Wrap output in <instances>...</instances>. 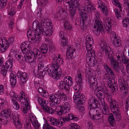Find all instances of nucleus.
<instances>
[{
	"label": "nucleus",
	"mask_w": 129,
	"mask_h": 129,
	"mask_svg": "<svg viewBox=\"0 0 129 129\" xmlns=\"http://www.w3.org/2000/svg\"><path fill=\"white\" fill-rule=\"evenodd\" d=\"M85 2L84 6L83 7L80 4V2L76 4L75 3L73 4V6L71 7L68 10H69L70 18L72 19H75V16L76 13L77 9L78 10L80 16L83 18H84L85 19L87 18L88 14L90 11L95 9L94 6L91 3H87V2Z\"/></svg>",
	"instance_id": "f257e3e1"
},
{
	"label": "nucleus",
	"mask_w": 129,
	"mask_h": 129,
	"mask_svg": "<svg viewBox=\"0 0 129 129\" xmlns=\"http://www.w3.org/2000/svg\"><path fill=\"white\" fill-rule=\"evenodd\" d=\"M86 46V50L87 51H91V50H94L92 49V44H90L85 43Z\"/></svg>",
	"instance_id": "69168bd1"
},
{
	"label": "nucleus",
	"mask_w": 129,
	"mask_h": 129,
	"mask_svg": "<svg viewBox=\"0 0 129 129\" xmlns=\"http://www.w3.org/2000/svg\"><path fill=\"white\" fill-rule=\"evenodd\" d=\"M95 12V20L93 30L94 33L95 35H98L100 34V32H101V33L102 32H104V29L102 22L99 20L100 17V14L97 11H96Z\"/></svg>",
	"instance_id": "7ed1b4c3"
},
{
	"label": "nucleus",
	"mask_w": 129,
	"mask_h": 129,
	"mask_svg": "<svg viewBox=\"0 0 129 129\" xmlns=\"http://www.w3.org/2000/svg\"><path fill=\"white\" fill-rule=\"evenodd\" d=\"M113 92L112 91L107 89L104 93V94L106 98L107 101L109 103H111L112 101L115 100L112 98V94Z\"/></svg>",
	"instance_id": "4be33fe9"
},
{
	"label": "nucleus",
	"mask_w": 129,
	"mask_h": 129,
	"mask_svg": "<svg viewBox=\"0 0 129 129\" xmlns=\"http://www.w3.org/2000/svg\"><path fill=\"white\" fill-rule=\"evenodd\" d=\"M109 61L112 67L115 71L119 73L120 71L123 72V67L122 68L119 66L118 62L114 57L109 59Z\"/></svg>",
	"instance_id": "9b49d317"
},
{
	"label": "nucleus",
	"mask_w": 129,
	"mask_h": 129,
	"mask_svg": "<svg viewBox=\"0 0 129 129\" xmlns=\"http://www.w3.org/2000/svg\"><path fill=\"white\" fill-rule=\"evenodd\" d=\"M57 65L53 63L52 66H49L48 68L47 72L48 73V75L50 77H54L55 74V68H57Z\"/></svg>",
	"instance_id": "5701e85b"
},
{
	"label": "nucleus",
	"mask_w": 129,
	"mask_h": 129,
	"mask_svg": "<svg viewBox=\"0 0 129 129\" xmlns=\"http://www.w3.org/2000/svg\"><path fill=\"white\" fill-rule=\"evenodd\" d=\"M99 107V106L96 107L95 106H88V110H89L88 113L91 118V116L95 115L98 112L101 111V110L98 108Z\"/></svg>",
	"instance_id": "f3484780"
},
{
	"label": "nucleus",
	"mask_w": 129,
	"mask_h": 129,
	"mask_svg": "<svg viewBox=\"0 0 129 129\" xmlns=\"http://www.w3.org/2000/svg\"><path fill=\"white\" fill-rule=\"evenodd\" d=\"M123 25L124 27H129V18L127 16V18L123 19L122 21Z\"/></svg>",
	"instance_id": "3c124183"
},
{
	"label": "nucleus",
	"mask_w": 129,
	"mask_h": 129,
	"mask_svg": "<svg viewBox=\"0 0 129 129\" xmlns=\"http://www.w3.org/2000/svg\"><path fill=\"white\" fill-rule=\"evenodd\" d=\"M123 53L126 56H129V46L124 49Z\"/></svg>",
	"instance_id": "774afa93"
},
{
	"label": "nucleus",
	"mask_w": 129,
	"mask_h": 129,
	"mask_svg": "<svg viewBox=\"0 0 129 129\" xmlns=\"http://www.w3.org/2000/svg\"><path fill=\"white\" fill-rule=\"evenodd\" d=\"M14 55L18 60H24L28 63H33L34 67L36 65L35 61L37 58L39 59H42L43 58L42 55L39 49L36 48L34 49L33 51H30L29 52H27L26 54L20 55L15 53Z\"/></svg>",
	"instance_id": "f03ea898"
},
{
	"label": "nucleus",
	"mask_w": 129,
	"mask_h": 129,
	"mask_svg": "<svg viewBox=\"0 0 129 129\" xmlns=\"http://www.w3.org/2000/svg\"><path fill=\"white\" fill-rule=\"evenodd\" d=\"M13 64V60L11 59H9L6 62L5 65L6 69L10 68H11L12 67Z\"/></svg>",
	"instance_id": "de8ad7c7"
},
{
	"label": "nucleus",
	"mask_w": 129,
	"mask_h": 129,
	"mask_svg": "<svg viewBox=\"0 0 129 129\" xmlns=\"http://www.w3.org/2000/svg\"><path fill=\"white\" fill-rule=\"evenodd\" d=\"M29 121L31 122L32 125L35 128L37 129L39 128L40 125L38 123V121L35 116L32 115L30 116Z\"/></svg>",
	"instance_id": "393cba45"
},
{
	"label": "nucleus",
	"mask_w": 129,
	"mask_h": 129,
	"mask_svg": "<svg viewBox=\"0 0 129 129\" xmlns=\"http://www.w3.org/2000/svg\"><path fill=\"white\" fill-rule=\"evenodd\" d=\"M73 98L75 103L78 105L82 104L85 101V98L84 96L78 92L74 93Z\"/></svg>",
	"instance_id": "f8f14e48"
},
{
	"label": "nucleus",
	"mask_w": 129,
	"mask_h": 129,
	"mask_svg": "<svg viewBox=\"0 0 129 129\" xmlns=\"http://www.w3.org/2000/svg\"><path fill=\"white\" fill-rule=\"evenodd\" d=\"M101 48L103 50L105 51V54L107 58L110 59L113 57L111 48L107 45L105 42H103L100 44Z\"/></svg>",
	"instance_id": "1a4fd4ad"
},
{
	"label": "nucleus",
	"mask_w": 129,
	"mask_h": 129,
	"mask_svg": "<svg viewBox=\"0 0 129 129\" xmlns=\"http://www.w3.org/2000/svg\"><path fill=\"white\" fill-rule=\"evenodd\" d=\"M60 55H58L57 57H54L53 59V63L58 64L59 65H61L63 63V60L61 59Z\"/></svg>",
	"instance_id": "f704fd0d"
},
{
	"label": "nucleus",
	"mask_w": 129,
	"mask_h": 129,
	"mask_svg": "<svg viewBox=\"0 0 129 129\" xmlns=\"http://www.w3.org/2000/svg\"><path fill=\"white\" fill-rule=\"evenodd\" d=\"M38 90L39 93L41 94L42 96L45 98H47L48 96V93L46 92V90L43 89L42 87H39Z\"/></svg>",
	"instance_id": "37998d69"
},
{
	"label": "nucleus",
	"mask_w": 129,
	"mask_h": 129,
	"mask_svg": "<svg viewBox=\"0 0 129 129\" xmlns=\"http://www.w3.org/2000/svg\"><path fill=\"white\" fill-rule=\"evenodd\" d=\"M40 22L39 23L37 21H35L33 23L32 28L36 32L39 31V28H40Z\"/></svg>",
	"instance_id": "4c0bfd02"
},
{
	"label": "nucleus",
	"mask_w": 129,
	"mask_h": 129,
	"mask_svg": "<svg viewBox=\"0 0 129 129\" xmlns=\"http://www.w3.org/2000/svg\"><path fill=\"white\" fill-rule=\"evenodd\" d=\"M82 74L80 72H78L75 78V81L77 84L73 87L74 90L77 91H80L82 89Z\"/></svg>",
	"instance_id": "9d476101"
},
{
	"label": "nucleus",
	"mask_w": 129,
	"mask_h": 129,
	"mask_svg": "<svg viewBox=\"0 0 129 129\" xmlns=\"http://www.w3.org/2000/svg\"><path fill=\"white\" fill-rule=\"evenodd\" d=\"M31 27H29L28 31L27 32V36L28 38H29V36H32L33 34H35V33L34 31L31 30Z\"/></svg>",
	"instance_id": "bf43d9fd"
},
{
	"label": "nucleus",
	"mask_w": 129,
	"mask_h": 129,
	"mask_svg": "<svg viewBox=\"0 0 129 129\" xmlns=\"http://www.w3.org/2000/svg\"><path fill=\"white\" fill-rule=\"evenodd\" d=\"M15 12V9L14 7H13L9 11L8 15L12 17L14 15Z\"/></svg>",
	"instance_id": "052dcab7"
},
{
	"label": "nucleus",
	"mask_w": 129,
	"mask_h": 129,
	"mask_svg": "<svg viewBox=\"0 0 129 129\" xmlns=\"http://www.w3.org/2000/svg\"><path fill=\"white\" fill-rule=\"evenodd\" d=\"M75 49H73V50L70 46H68L67 47V52L66 53V56L68 59L72 58L76 56Z\"/></svg>",
	"instance_id": "412c9836"
},
{
	"label": "nucleus",
	"mask_w": 129,
	"mask_h": 129,
	"mask_svg": "<svg viewBox=\"0 0 129 129\" xmlns=\"http://www.w3.org/2000/svg\"><path fill=\"white\" fill-rule=\"evenodd\" d=\"M115 80L112 79V81L108 84V86L112 90L114 91H117L118 90V86Z\"/></svg>",
	"instance_id": "c85d7f7f"
},
{
	"label": "nucleus",
	"mask_w": 129,
	"mask_h": 129,
	"mask_svg": "<svg viewBox=\"0 0 129 129\" xmlns=\"http://www.w3.org/2000/svg\"><path fill=\"white\" fill-rule=\"evenodd\" d=\"M103 102L104 103L103 104L102 103V105L103 108L102 109V113L104 115H109L110 114L109 112V110L108 106L107 104H106L105 102Z\"/></svg>",
	"instance_id": "7c9ffc66"
},
{
	"label": "nucleus",
	"mask_w": 129,
	"mask_h": 129,
	"mask_svg": "<svg viewBox=\"0 0 129 129\" xmlns=\"http://www.w3.org/2000/svg\"><path fill=\"white\" fill-rule=\"evenodd\" d=\"M119 87L121 90L123 91V93L125 95H127L128 94V90L125 80L123 79H122L119 80Z\"/></svg>",
	"instance_id": "a211bd4d"
},
{
	"label": "nucleus",
	"mask_w": 129,
	"mask_h": 129,
	"mask_svg": "<svg viewBox=\"0 0 129 129\" xmlns=\"http://www.w3.org/2000/svg\"><path fill=\"white\" fill-rule=\"evenodd\" d=\"M109 103L110 104V108L113 112L119 111V110L118 103L115 99L112 101L111 103Z\"/></svg>",
	"instance_id": "6ab92c4d"
},
{
	"label": "nucleus",
	"mask_w": 129,
	"mask_h": 129,
	"mask_svg": "<svg viewBox=\"0 0 129 129\" xmlns=\"http://www.w3.org/2000/svg\"><path fill=\"white\" fill-rule=\"evenodd\" d=\"M112 0V2L114 5L117 6L119 7V10H118V9L116 8L114 9V11L115 12V14L117 18V19L119 20L120 18H121V15L120 13V11H122V10H121V8L119 4V2L118 0Z\"/></svg>",
	"instance_id": "4468645a"
},
{
	"label": "nucleus",
	"mask_w": 129,
	"mask_h": 129,
	"mask_svg": "<svg viewBox=\"0 0 129 129\" xmlns=\"http://www.w3.org/2000/svg\"><path fill=\"white\" fill-rule=\"evenodd\" d=\"M111 37L112 43L114 46L119 47L121 45V41L120 37H117L116 33L113 31L111 34Z\"/></svg>",
	"instance_id": "ddd939ff"
},
{
	"label": "nucleus",
	"mask_w": 129,
	"mask_h": 129,
	"mask_svg": "<svg viewBox=\"0 0 129 129\" xmlns=\"http://www.w3.org/2000/svg\"><path fill=\"white\" fill-rule=\"evenodd\" d=\"M43 128V129H56L51 126L47 123L44 124Z\"/></svg>",
	"instance_id": "338daca9"
},
{
	"label": "nucleus",
	"mask_w": 129,
	"mask_h": 129,
	"mask_svg": "<svg viewBox=\"0 0 129 129\" xmlns=\"http://www.w3.org/2000/svg\"><path fill=\"white\" fill-rule=\"evenodd\" d=\"M40 50L42 54H45L47 53L48 50L47 45L45 44L42 45L40 47Z\"/></svg>",
	"instance_id": "79ce46f5"
},
{
	"label": "nucleus",
	"mask_w": 129,
	"mask_h": 129,
	"mask_svg": "<svg viewBox=\"0 0 129 129\" xmlns=\"http://www.w3.org/2000/svg\"><path fill=\"white\" fill-rule=\"evenodd\" d=\"M95 52L94 50L87 51L86 54V61L89 62L95 59Z\"/></svg>",
	"instance_id": "b1692460"
},
{
	"label": "nucleus",
	"mask_w": 129,
	"mask_h": 129,
	"mask_svg": "<svg viewBox=\"0 0 129 129\" xmlns=\"http://www.w3.org/2000/svg\"><path fill=\"white\" fill-rule=\"evenodd\" d=\"M90 87L91 89L94 91V93H95L98 87L96 79H95L94 81L92 82V84H90Z\"/></svg>",
	"instance_id": "e433bc0d"
},
{
	"label": "nucleus",
	"mask_w": 129,
	"mask_h": 129,
	"mask_svg": "<svg viewBox=\"0 0 129 129\" xmlns=\"http://www.w3.org/2000/svg\"><path fill=\"white\" fill-rule=\"evenodd\" d=\"M13 114V121H18V120H20L19 119V115L17 113H14V115Z\"/></svg>",
	"instance_id": "e2e57ef3"
},
{
	"label": "nucleus",
	"mask_w": 129,
	"mask_h": 129,
	"mask_svg": "<svg viewBox=\"0 0 129 129\" xmlns=\"http://www.w3.org/2000/svg\"><path fill=\"white\" fill-rule=\"evenodd\" d=\"M54 64L57 65V68H55V72L61 74L62 72L61 71V68L59 67L61 65H59L57 63H54Z\"/></svg>",
	"instance_id": "680f3d73"
},
{
	"label": "nucleus",
	"mask_w": 129,
	"mask_h": 129,
	"mask_svg": "<svg viewBox=\"0 0 129 129\" xmlns=\"http://www.w3.org/2000/svg\"><path fill=\"white\" fill-rule=\"evenodd\" d=\"M85 72L86 74L89 75H91L93 70L89 67H87L86 68Z\"/></svg>",
	"instance_id": "13d9d810"
},
{
	"label": "nucleus",
	"mask_w": 129,
	"mask_h": 129,
	"mask_svg": "<svg viewBox=\"0 0 129 129\" xmlns=\"http://www.w3.org/2000/svg\"><path fill=\"white\" fill-rule=\"evenodd\" d=\"M17 75L18 78H20L23 84L25 83L28 80V77L26 73L18 71Z\"/></svg>",
	"instance_id": "dca6fc26"
},
{
	"label": "nucleus",
	"mask_w": 129,
	"mask_h": 129,
	"mask_svg": "<svg viewBox=\"0 0 129 129\" xmlns=\"http://www.w3.org/2000/svg\"><path fill=\"white\" fill-rule=\"evenodd\" d=\"M69 127L70 129H80V126L76 123H72L70 125Z\"/></svg>",
	"instance_id": "603ef678"
},
{
	"label": "nucleus",
	"mask_w": 129,
	"mask_h": 129,
	"mask_svg": "<svg viewBox=\"0 0 129 129\" xmlns=\"http://www.w3.org/2000/svg\"><path fill=\"white\" fill-rule=\"evenodd\" d=\"M58 97L60 100H62L63 101H66L67 100V97L65 94L62 92H61L60 90H58L57 92Z\"/></svg>",
	"instance_id": "473e14b6"
},
{
	"label": "nucleus",
	"mask_w": 129,
	"mask_h": 129,
	"mask_svg": "<svg viewBox=\"0 0 129 129\" xmlns=\"http://www.w3.org/2000/svg\"><path fill=\"white\" fill-rule=\"evenodd\" d=\"M28 40L30 41L31 43H34L36 42L37 41L36 37L35 34H33L32 36L29 37Z\"/></svg>",
	"instance_id": "09e8293b"
},
{
	"label": "nucleus",
	"mask_w": 129,
	"mask_h": 129,
	"mask_svg": "<svg viewBox=\"0 0 129 129\" xmlns=\"http://www.w3.org/2000/svg\"><path fill=\"white\" fill-rule=\"evenodd\" d=\"M64 2H66L67 4H70V8L71 7L73 6V4H75V3L77 4L80 2L79 1L77 0H67L66 1H64Z\"/></svg>",
	"instance_id": "49530a36"
},
{
	"label": "nucleus",
	"mask_w": 129,
	"mask_h": 129,
	"mask_svg": "<svg viewBox=\"0 0 129 129\" xmlns=\"http://www.w3.org/2000/svg\"><path fill=\"white\" fill-rule=\"evenodd\" d=\"M70 109V105L69 103L65 102L62 106H58L56 107L55 110L57 114L61 115L63 114L68 113Z\"/></svg>",
	"instance_id": "423d86ee"
},
{
	"label": "nucleus",
	"mask_w": 129,
	"mask_h": 129,
	"mask_svg": "<svg viewBox=\"0 0 129 129\" xmlns=\"http://www.w3.org/2000/svg\"><path fill=\"white\" fill-rule=\"evenodd\" d=\"M47 42L48 45H49L50 50L51 49L53 51L54 50L55 48L53 45L52 41L50 39H49L47 40Z\"/></svg>",
	"instance_id": "5fc2aeb1"
},
{
	"label": "nucleus",
	"mask_w": 129,
	"mask_h": 129,
	"mask_svg": "<svg viewBox=\"0 0 129 129\" xmlns=\"http://www.w3.org/2000/svg\"><path fill=\"white\" fill-rule=\"evenodd\" d=\"M54 108V109H53V107H49L47 106L43 109H45L46 111L48 112L49 113L52 114L55 111H56L55 110L56 108Z\"/></svg>",
	"instance_id": "a18cd8bd"
},
{
	"label": "nucleus",
	"mask_w": 129,
	"mask_h": 129,
	"mask_svg": "<svg viewBox=\"0 0 129 129\" xmlns=\"http://www.w3.org/2000/svg\"><path fill=\"white\" fill-rule=\"evenodd\" d=\"M11 110L9 109L1 112L0 113V120L2 121V124L4 125H6L8 121V119L11 117Z\"/></svg>",
	"instance_id": "0eeeda50"
},
{
	"label": "nucleus",
	"mask_w": 129,
	"mask_h": 129,
	"mask_svg": "<svg viewBox=\"0 0 129 129\" xmlns=\"http://www.w3.org/2000/svg\"><path fill=\"white\" fill-rule=\"evenodd\" d=\"M123 53L122 55L121 54H119L116 55L117 59L119 60H121L122 62L125 66L129 63V59Z\"/></svg>",
	"instance_id": "aec40b11"
},
{
	"label": "nucleus",
	"mask_w": 129,
	"mask_h": 129,
	"mask_svg": "<svg viewBox=\"0 0 129 129\" xmlns=\"http://www.w3.org/2000/svg\"><path fill=\"white\" fill-rule=\"evenodd\" d=\"M96 92L95 94L100 101H101L102 99L103 100L104 99L102 98L103 95L102 91H98L97 90L96 91Z\"/></svg>",
	"instance_id": "8fccbe9b"
},
{
	"label": "nucleus",
	"mask_w": 129,
	"mask_h": 129,
	"mask_svg": "<svg viewBox=\"0 0 129 129\" xmlns=\"http://www.w3.org/2000/svg\"><path fill=\"white\" fill-rule=\"evenodd\" d=\"M101 111H99L98 113L95 114V115L91 116V119L94 120H99L102 119L101 117Z\"/></svg>",
	"instance_id": "a19ab883"
},
{
	"label": "nucleus",
	"mask_w": 129,
	"mask_h": 129,
	"mask_svg": "<svg viewBox=\"0 0 129 129\" xmlns=\"http://www.w3.org/2000/svg\"><path fill=\"white\" fill-rule=\"evenodd\" d=\"M60 45L61 46L63 47L64 48V47H67L68 45L67 37L65 36V37L61 38Z\"/></svg>",
	"instance_id": "58836bf2"
},
{
	"label": "nucleus",
	"mask_w": 129,
	"mask_h": 129,
	"mask_svg": "<svg viewBox=\"0 0 129 129\" xmlns=\"http://www.w3.org/2000/svg\"><path fill=\"white\" fill-rule=\"evenodd\" d=\"M57 92L55 94H52L50 96L49 99H50L51 104L53 105H56L59 104L60 102L59 99L58 97Z\"/></svg>",
	"instance_id": "2eb2a0df"
},
{
	"label": "nucleus",
	"mask_w": 129,
	"mask_h": 129,
	"mask_svg": "<svg viewBox=\"0 0 129 129\" xmlns=\"http://www.w3.org/2000/svg\"><path fill=\"white\" fill-rule=\"evenodd\" d=\"M108 122L111 124V125L113 126V124L114 123V115L112 113H110L108 116Z\"/></svg>",
	"instance_id": "c03bdc74"
},
{
	"label": "nucleus",
	"mask_w": 129,
	"mask_h": 129,
	"mask_svg": "<svg viewBox=\"0 0 129 129\" xmlns=\"http://www.w3.org/2000/svg\"><path fill=\"white\" fill-rule=\"evenodd\" d=\"M64 26L65 29L68 30L71 29L72 28V25L69 23L68 21H66L64 24Z\"/></svg>",
	"instance_id": "6e6d98bb"
},
{
	"label": "nucleus",
	"mask_w": 129,
	"mask_h": 129,
	"mask_svg": "<svg viewBox=\"0 0 129 129\" xmlns=\"http://www.w3.org/2000/svg\"><path fill=\"white\" fill-rule=\"evenodd\" d=\"M73 84V79L71 77L67 76L63 77V80L60 82L59 87V88L63 90H68L69 87Z\"/></svg>",
	"instance_id": "20e7f679"
},
{
	"label": "nucleus",
	"mask_w": 129,
	"mask_h": 129,
	"mask_svg": "<svg viewBox=\"0 0 129 129\" xmlns=\"http://www.w3.org/2000/svg\"><path fill=\"white\" fill-rule=\"evenodd\" d=\"M14 40V38L12 37L9 38L7 41L4 39H0V45L1 46L0 48V52L3 53L8 48L9 44H12Z\"/></svg>",
	"instance_id": "39448f33"
},
{
	"label": "nucleus",
	"mask_w": 129,
	"mask_h": 129,
	"mask_svg": "<svg viewBox=\"0 0 129 129\" xmlns=\"http://www.w3.org/2000/svg\"><path fill=\"white\" fill-rule=\"evenodd\" d=\"M53 30L52 29H50L48 28H47L45 26L42 25L40 26V28H39V31L36 32V34L38 36L41 35L47 37H49L52 33Z\"/></svg>",
	"instance_id": "6e6552de"
},
{
	"label": "nucleus",
	"mask_w": 129,
	"mask_h": 129,
	"mask_svg": "<svg viewBox=\"0 0 129 129\" xmlns=\"http://www.w3.org/2000/svg\"><path fill=\"white\" fill-rule=\"evenodd\" d=\"M120 111H116L113 112L114 114V115L115 116V118L117 121H118L120 120L121 118V114L119 113Z\"/></svg>",
	"instance_id": "864d4df0"
},
{
	"label": "nucleus",
	"mask_w": 129,
	"mask_h": 129,
	"mask_svg": "<svg viewBox=\"0 0 129 129\" xmlns=\"http://www.w3.org/2000/svg\"><path fill=\"white\" fill-rule=\"evenodd\" d=\"M38 101L43 109L47 106L48 102L43 98L39 97L38 98Z\"/></svg>",
	"instance_id": "2f4dec72"
},
{
	"label": "nucleus",
	"mask_w": 129,
	"mask_h": 129,
	"mask_svg": "<svg viewBox=\"0 0 129 129\" xmlns=\"http://www.w3.org/2000/svg\"><path fill=\"white\" fill-rule=\"evenodd\" d=\"M38 71L39 72L44 70V66L41 62H40L38 65Z\"/></svg>",
	"instance_id": "4d7b16f0"
},
{
	"label": "nucleus",
	"mask_w": 129,
	"mask_h": 129,
	"mask_svg": "<svg viewBox=\"0 0 129 129\" xmlns=\"http://www.w3.org/2000/svg\"><path fill=\"white\" fill-rule=\"evenodd\" d=\"M48 20H49L48 19L44 18V20H41L40 22V26H41L42 25L45 26L47 28H48V27L49 29H50V28H51L52 27V23L51 22H50Z\"/></svg>",
	"instance_id": "a878e982"
},
{
	"label": "nucleus",
	"mask_w": 129,
	"mask_h": 129,
	"mask_svg": "<svg viewBox=\"0 0 129 129\" xmlns=\"http://www.w3.org/2000/svg\"><path fill=\"white\" fill-rule=\"evenodd\" d=\"M10 82L11 86L13 87H14L16 83V75L11 73L10 75Z\"/></svg>",
	"instance_id": "c756f323"
},
{
	"label": "nucleus",
	"mask_w": 129,
	"mask_h": 129,
	"mask_svg": "<svg viewBox=\"0 0 129 129\" xmlns=\"http://www.w3.org/2000/svg\"><path fill=\"white\" fill-rule=\"evenodd\" d=\"M88 106H95V107L99 106V103L97 100L94 97L91 98L89 100Z\"/></svg>",
	"instance_id": "bb28decb"
},
{
	"label": "nucleus",
	"mask_w": 129,
	"mask_h": 129,
	"mask_svg": "<svg viewBox=\"0 0 129 129\" xmlns=\"http://www.w3.org/2000/svg\"><path fill=\"white\" fill-rule=\"evenodd\" d=\"M28 45L25 43L23 42L20 46L21 48L22 52L23 54H26V52H29L30 51H28L27 48L28 47Z\"/></svg>",
	"instance_id": "72a5a7b5"
},
{
	"label": "nucleus",
	"mask_w": 129,
	"mask_h": 129,
	"mask_svg": "<svg viewBox=\"0 0 129 129\" xmlns=\"http://www.w3.org/2000/svg\"><path fill=\"white\" fill-rule=\"evenodd\" d=\"M60 118H59L57 119H56L54 117H51L49 118V121L52 125L57 126L59 125L60 124Z\"/></svg>",
	"instance_id": "c9c22d12"
},
{
	"label": "nucleus",
	"mask_w": 129,
	"mask_h": 129,
	"mask_svg": "<svg viewBox=\"0 0 129 129\" xmlns=\"http://www.w3.org/2000/svg\"><path fill=\"white\" fill-rule=\"evenodd\" d=\"M64 120L69 121V120H74L75 121L78 120L79 118L75 116L72 114H68L67 117H66L64 118Z\"/></svg>",
	"instance_id": "ea45409f"
},
{
	"label": "nucleus",
	"mask_w": 129,
	"mask_h": 129,
	"mask_svg": "<svg viewBox=\"0 0 129 129\" xmlns=\"http://www.w3.org/2000/svg\"><path fill=\"white\" fill-rule=\"evenodd\" d=\"M105 28L107 31L110 33L111 31V21L110 18H107L105 20Z\"/></svg>",
	"instance_id": "cd10ccee"
},
{
	"label": "nucleus",
	"mask_w": 129,
	"mask_h": 129,
	"mask_svg": "<svg viewBox=\"0 0 129 129\" xmlns=\"http://www.w3.org/2000/svg\"><path fill=\"white\" fill-rule=\"evenodd\" d=\"M0 69H1V74H2L4 76H6L7 74V70L5 68V66H4V67L3 66H2V67L0 68Z\"/></svg>",
	"instance_id": "0e129e2a"
}]
</instances>
